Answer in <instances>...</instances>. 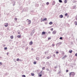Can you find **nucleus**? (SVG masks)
<instances>
[{
	"instance_id": "nucleus-19",
	"label": "nucleus",
	"mask_w": 77,
	"mask_h": 77,
	"mask_svg": "<svg viewBox=\"0 0 77 77\" xmlns=\"http://www.w3.org/2000/svg\"><path fill=\"white\" fill-rule=\"evenodd\" d=\"M22 77H26V76L25 75H22Z\"/></svg>"
},
{
	"instance_id": "nucleus-36",
	"label": "nucleus",
	"mask_w": 77,
	"mask_h": 77,
	"mask_svg": "<svg viewBox=\"0 0 77 77\" xmlns=\"http://www.w3.org/2000/svg\"><path fill=\"white\" fill-rule=\"evenodd\" d=\"M75 56H77V53H76L75 54Z\"/></svg>"
},
{
	"instance_id": "nucleus-14",
	"label": "nucleus",
	"mask_w": 77,
	"mask_h": 77,
	"mask_svg": "<svg viewBox=\"0 0 77 77\" xmlns=\"http://www.w3.org/2000/svg\"><path fill=\"white\" fill-rule=\"evenodd\" d=\"M49 24L50 25H51L52 24V22H50Z\"/></svg>"
},
{
	"instance_id": "nucleus-34",
	"label": "nucleus",
	"mask_w": 77,
	"mask_h": 77,
	"mask_svg": "<svg viewBox=\"0 0 77 77\" xmlns=\"http://www.w3.org/2000/svg\"><path fill=\"white\" fill-rule=\"evenodd\" d=\"M0 64L1 65H2V62H0Z\"/></svg>"
},
{
	"instance_id": "nucleus-21",
	"label": "nucleus",
	"mask_w": 77,
	"mask_h": 77,
	"mask_svg": "<svg viewBox=\"0 0 77 77\" xmlns=\"http://www.w3.org/2000/svg\"><path fill=\"white\" fill-rule=\"evenodd\" d=\"M4 49L5 50H6L8 49V48L7 47H5L4 48Z\"/></svg>"
},
{
	"instance_id": "nucleus-6",
	"label": "nucleus",
	"mask_w": 77,
	"mask_h": 77,
	"mask_svg": "<svg viewBox=\"0 0 77 77\" xmlns=\"http://www.w3.org/2000/svg\"><path fill=\"white\" fill-rule=\"evenodd\" d=\"M10 38L11 39H13L14 38V36L13 35H11L10 36Z\"/></svg>"
},
{
	"instance_id": "nucleus-26",
	"label": "nucleus",
	"mask_w": 77,
	"mask_h": 77,
	"mask_svg": "<svg viewBox=\"0 0 77 77\" xmlns=\"http://www.w3.org/2000/svg\"><path fill=\"white\" fill-rule=\"evenodd\" d=\"M14 20L15 21H17V18H14Z\"/></svg>"
},
{
	"instance_id": "nucleus-39",
	"label": "nucleus",
	"mask_w": 77,
	"mask_h": 77,
	"mask_svg": "<svg viewBox=\"0 0 77 77\" xmlns=\"http://www.w3.org/2000/svg\"><path fill=\"white\" fill-rule=\"evenodd\" d=\"M47 58L48 59H50V58L48 57H47Z\"/></svg>"
},
{
	"instance_id": "nucleus-8",
	"label": "nucleus",
	"mask_w": 77,
	"mask_h": 77,
	"mask_svg": "<svg viewBox=\"0 0 77 77\" xmlns=\"http://www.w3.org/2000/svg\"><path fill=\"white\" fill-rule=\"evenodd\" d=\"M47 18H45L43 19V21H47Z\"/></svg>"
},
{
	"instance_id": "nucleus-25",
	"label": "nucleus",
	"mask_w": 77,
	"mask_h": 77,
	"mask_svg": "<svg viewBox=\"0 0 77 77\" xmlns=\"http://www.w3.org/2000/svg\"><path fill=\"white\" fill-rule=\"evenodd\" d=\"M45 69V67H43L42 68V70H44Z\"/></svg>"
},
{
	"instance_id": "nucleus-24",
	"label": "nucleus",
	"mask_w": 77,
	"mask_h": 77,
	"mask_svg": "<svg viewBox=\"0 0 77 77\" xmlns=\"http://www.w3.org/2000/svg\"><path fill=\"white\" fill-rule=\"evenodd\" d=\"M39 77H41L42 76V74H40L39 75Z\"/></svg>"
},
{
	"instance_id": "nucleus-33",
	"label": "nucleus",
	"mask_w": 77,
	"mask_h": 77,
	"mask_svg": "<svg viewBox=\"0 0 77 77\" xmlns=\"http://www.w3.org/2000/svg\"><path fill=\"white\" fill-rule=\"evenodd\" d=\"M51 31H53V28H51Z\"/></svg>"
},
{
	"instance_id": "nucleus-40",
	"label": "nucleus",
	"mask_w": 77,
	"mask_h": 77,
	"mask_svg": "<svg viewBox=\"0 0 77 77\" xmlns=\"http://www.w3.org/2000/svg\"><path fill=\"white\" fill-rule=\"evenodd\" d=\"M75 19L76 20H77V17H75Z\"/></svg>"
},
{
	"instance_id": "nucleus-41",
	"label": "nucleus",
	"mask_w": 77,
	"mask_h": 77,
	"mask_svg": "<svg viewBox=\"0 0 77 77\" xmlns=\"http://www.w3.org/2000/svg\"><path fill=\"white\" fill-rule=\"evenodd\" d=\"M68 71H69V70H66V72H68Z\"/></svg>"
},
{
	"instance_id": "nucleus-9",
	"label": "nucleus",
	"mask_w": 77,
	"mask_h": 77,
	"mask_svg": "<svg viewBox=\"0 0 77 77\" xmlns=\"http://www.w3.org/2000/svg\"><path fill=\"white\" fill-rule=\"evenodd\" d=\"M17 37L18 38H21V35H18V36H17Z\"/></svg>"
},
{
	"instance_id": "nucleus-32",
	"label": "nucleus",
	"mask_w": 77,
	"mask_h": 77,
	"mask_svg": "<svg viewBox=\"0 0 77 77\" xmlns=\"http://www.w3.org/2000/svg\"><path fill=\"white\" fill-rule=\"evenodd\" d=\"M18 34H19V35H20V32H18Z\"/></svg>"
},
{
	"instance_id": "nucleus-35",
	"label": "nucleus",
	"mask_w": 77,
	"mask_h": 77,
	"mask_svg": "<svg viewBox=\"0 0 77 77\" xmlns=\"http://www.w3.org/2000/svg\"><path fill=\"white\" fill-rule=\"evenodd\" d=\"M9 54V52H7V55H8Z\"/></svg>"
},
{
	"instance_id": "nucleus-4",
	"label": "nucleus",
	"mask_w": 77,
	"mask_h": 77,
	"mask_svg": "<svg viewBox=\"0 0 77 77\" xmlns=\"http://www.w3.org/2000/svg\"><path fill=\"white\" fill-rule=\"evenodd\" d=\"M52 33L53 35L56 34V31H54L52 32Z\"/></svg>"
},
{
	"instance_id": "nucleus-27",
	"label": "nucleus",
	"mask_w": 77,
	"mask_h": 77,
	"mask_svg": "<svg viewBox=\"0 0 77 77\" xmlns=\"http://www.w3.org/2000/svg\"><path fill=\"white\" fill-rule=\"evenodd\" d=\"M20 60V59L19 58H17V61H19Z\"/></svg>"
},
{
	"instance_id": "nucleus-16",
	"label": "nucleus",
	"mask_w": 77,
	"mask_h": 77,
	"mask_svg": "<svg viewBox=\"0 0 77 77\" xmlns=\"http://www.w3.org/2000/svg\"><path fill=\"white\" fill-rule=\"evenodd\" d=\"M36 63H37V62H36V61H34V62H33V63H34V64H36Z\"/></svg>"
},
{
	"instance_id": "nucleus-22",
	"label": "nucleus",
	"mask_w": 77,
	"mask_h": 77,
	"mask_svg": "<svg viewBox=\"0 0 77 77\" xmlns=\"http://www.w3.org/2000/svg\"><path fill=\"white\" fill-rule=\"evenodd\" d=\"M36 60H39V58L38 57L36 58Z\"/></svg>"
},
{
	"instance_id": "nucleus-18",
	"label": "nucleus",
	"mask_w": 77,
	"mask_h": 77,
	"mask_svg": "<svg viewBox=\"0 0 77 77\" xmlns=\"http://www.w3.org/2000/svg\"><path fill=\"white\" fill-rule=\"evenodd\" d=\"M75 25H77V22L75 21Z\"/></svg>"
},
{
	"instance_id": "nucleus-10",
	"label": "nucleus",
	"mask_w": 77,
	"mask_h": 77,
	"mask_svg": "<svg viewBox=\"0 0 77 77\" xmlns=\"http://www.w3.org/2000/svg\"><path fill=\"white\" fill-rule=\"evenodd\" d=\"M32 41H31L29 42V45H32Z\"/></svg>"
},
{
	"instance_id": "nucleus-37",
	"label": "nucleus",
	"mask_w": 77,
	"mask_h": 77,
	"mask_svg": "<svg viewBox=\"0 0 77 77\" xmlns=\"http://www.w3.org/2000/svg\"><path fill=\"white\" fill-rule=\"evenodd\" d=\"M53 56H54V57H56V55H55V54H54Z\"/></svg>"
},
{
	"instance_id": "nucleus-23",
	"label": "nucleus",
	"mask_w": 77,
	"mask_h": 77,
	"mask_svg": "<svg viewBox=\"0 0 77 77\" xmlns=\"http://www.w3.org/2000/svg\"><path fill=\"white\" fill-rule=\"evenodd\" d=\"M49 4V3L48 2H46V5H48Z\"/></svg>"
},
{
	"instance_id": "nucleus-12",
	"label": "nucleus",
	"mask_w": 77,
	"mask_h": 77,
	"mask_svg": "<svg viewBox=\"0 0 77 77\" xmlns=\"http://www.w3.org/2000/svg\"><path fill=\"white\" fill-rule=\"evenodd\" d=\"M69 53L71 54L72 52V50L71 51H69Z\"/></svg>"
},
{
	"instance_id": "nucleus-5",
	"label": "nucleus",
	"mask_w": 77,
	"mask_h": 77,
	"mask_svg": "<svg viewBox=\"0 0 77 77\" xmlns=\"http://www.w3.org/2000/svg\"><path fill=\"white\" fill-rule=\"evenodd\" d=\"M59 17H60L61 18H63V16L62 15H60Z\"/></svg>"
},
{
	"instance_id": "nucleus-38",
	"label": "nucleus",
	"mask_w": 77,
	"mask_h": 77,
	"mask_svg": "<svg viewBox=\"0 0 77 77\" xmlns=\"http://www.w3.org/2000/svg\"><path fill=\"white\" fill-rule=\"evenodd\" d=\"M53 3H54V5L55 3V2L54 1H53Z\"/></svg>"
},
{
	"instance_id": "nucleus-20",
	"label": "nucleus",
	"mask_w": 77,
	"mask_h": 77,
	"mask_svg": "<svg viewBox=\"0 0 77 77\" xmlns=\"http://www.w3.org/2000/svg\"><path fill=\"white\" fill-rule=\"evenodd\" d=\"M51 37H49V38H48V40H51Z\"/></svg>"
},
{
	"instance_id": "nucleus-13",
	"label": "nucleus",
	"mask_w": 77,
	"mask_h": 77,
	"mask_svg": "<svg viewBox=\"0 0 77 77\" xmlns=\"http://www.w3.org/2000/svg\"><path fill=\"white\" fill-rule=\"evenodd\" d=\"M45 34V32H43L42 33V35H43Z\"/></svg>"
},
{
	"instance_id": "nucleus-30",
	"label": "nucleus",
	"mask_w": 77,
	"mask_h": 77,
	"mask_svg": "<svg viewBox=\"0 0 77 77\" xmlns=\"http://www.w3.org/2000/svg\"><path fill=\"white\" fill-rule=\"evenodd\" d=\"M56 54H58L59 53V52H58V51H57V52H56Z\"/></svg>"
},
{
	"instance_id": "nucleus-7",
	"label": "nucleus",
	"mask_w": 77,
	"mask_h": 77,
	"mask_svg": "<svg viewBox=\"0 0 77 77\" xmlns=\"http://www.w3.org/2000/svg\"><path fill=\"white\" fill-rule=\"evenodd\" d=\"M67 57V56L66 55H65L64 56H63V57H62V59H63L65 58H66Z\"/></svg>"
},
{
	"instance_id": "nucleus-28",
	"label": "nucleus",
	"mask_w": 77,
	"mask_h": 77,
	"mask_svg": "<svg viewBox=\"0 0 77 77\" xmlns=\"http://www.w3.org/2000/svg\"><path fill=\"white\" fill-rule=\"evenodd\" d=\"M60 39L62 40V37H60Z\"/></svg>"
},
{
	"instance_id": "nucleus-17",
	"label": "nucleus",
	"mask_w": 77,
	"mask_h": 77,
	"mask_svg": "<svg viewBox=\"0 0 77 77\" xmlns=\"http://www.w3.org/2000/svg\"><path fill=\"white\" fill-rule=\"evenodd\" d=\"M67 2V0H64V3H66Z\"/></svg>"
},
{
	"instance_id": "nucleus-29",
	"label": "nucleus",
	"mask_w": 77,
	"mask_h": 77,
	"mask_svg": "<svg viewBox=\"0 0 77 77\" xmlns=\"http://www.w3.org/2000/svg\"><path fill=\"white\" fill-rule=\"evenodd\" d=\"M52 46L53 47V46H55V45L54 44H53L52 45Z\"/></svg>"
},
{
	"instance_id": "nucleus-11",
	"label": "nucleus",
	"mask_w": 77,
	"mask_h": 77,
	"mask_svg": "<svg viewBox=\"0 0 77 77\" xmlns=\"http://www.w3.org/2000/svg\"><path fill=\"white\" fill-rule=\"evenodd\" d=\"M59 2L60 3H62L63 2L62 0H59Z\"/></svg>"
},
{
	"instance_id": "nucleus-2",
	"label": "nucleus",
	"mask_w": 77,
	"mask_h": 77,
	"mask_svg": "<svg viewBox=\"0 0 77 77\" xmlns=\"http://www.w3.org/2000/svg\"><path fill=\"white\" fill-rule=\"evenodd\" d=\"M26 21L28 23V24H30L31 23V20L28 19H27Z\"/></svg>"
},
{
	"instance_id": "nucleus-3",
	"label": "nucleus",
	"mask_w": 77,
	"mask_h": 77,
	"mask_svg": "<svg viewBox=\"0 0 77 77\" xmlns=\"http://www.w3.org/2000/svg\"><path fill=\"white\" fill-rule=\"evenodd\" d=\"M8 24L7 23H5V27H8Z\"/></svg>"
},
{
	"instance_id": "nucleus-31",
	"label": "nucleus",
	"mask_w": 77,
	"mask_h": 77,
	"mask_svg": "<svg viewBox=\"0 0 77 77\" xmlns=\"http://www.w3.org/2000/svg\"><path fill=\"white\" fill-rule=\"evenodd\" d=\"M67 14L66 13V14H65V16H67Z\"/></svg>"
},
{
	"instance_id": "nucleus-1",
	"label": "nucleus",
	"mask_w": 77,
	"mask_h": 77,
	"mask_svg": "<svg viewBox=\"0 0 77 77\" xmlns=\"http://www.w3.org/2000/svg\"><path fill=\"white\" fill-rule=\"evenodd\" d=\"M75 75V73L74 72H71L69 74V76H70L71 75L74 76Z\"/></svg>"
},
{
	"instance_id": "nucleus-15",
	"label": "nucleus",
	"mask_w": 77,
	"mask_h": 77,
	"mask_svg": "<svg viewBox=\"0 0 77 77\" xmlns=\"http://www.w3.org/2000/svg\"><path fill=\"white\" fill-rule=\"evenodd\" d=\"M31 75H32V76H34V73H31Z\"/></svg>"
}]
</instances>
